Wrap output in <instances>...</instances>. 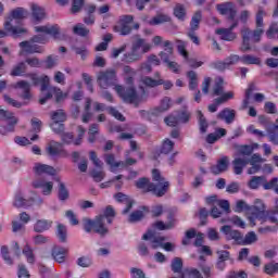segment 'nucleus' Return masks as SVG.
I'll return each mask as SVG.
<instances>
[{
    "label": "nucleus",
    "mask_w": 278,
    "mask_h": 278,
    "mask_svg": "<svg viewBox=\"0 0 278 278\" xmlns=\"http://www.w3.org/2000/svg\"><path fill=\"white\" fill-rule=\"evenodd\" d=\"M27 77H29L30 81L33 83V86H40V99L39 103L41 105H45L49 99L53 98V94L55 97V100L58 103L60 101H64L66 99V93L62 92V89L58 87H49L50 78L47 75L38 76V74H28Z\"/></svg>",
    "instance_id": "nucleus-1"
},
{
    "label": "nucleus",
    "mask_w": 278,
    "mask_h": 278,
    "mask_svg": "<svg viewBox=\"0 0 278 278\" xmlns=\"http://www.w3.org/2000/svg\"><path fill=\"white\" fill-rule=\"evenodd\" d=\"M114 216H116L114 208L112 206H106L103 214L97 216L94 220L85 218L83 220L84 229L87 233L94 231V233H99V236H108L110 230L108 229V226H105V220L109 225H112Z\"/></svg>",
    "instance_id": "nucleus-2"
},
{
    "label": "nucleus",
    "mask_w": 278,
    "mask_h": 278,
    "mask_svg": "<svg viewBox=\"0 0 278 278\" xmlns=\"http://www.w3.org/2000/svg\"><path fill=\"white\" fill-rule=\"evenodd\" d=\"M27 16H29V12H27V10L23 8H16L12 10L4 21L5 31L10 33L11 36H14L15 38H18V36H23V34H26L27 28L21 26V21H23V18H27Z\"/></svg>",
    "instance_id": "nucleus-3"
},
{
    "label": "nucleus",
    "mask_w": 278,
    "mask_h": 278,
    "mask_svg": "<svg viewBox=\"0 0 278 278\" xmlns=\"http://www.w3.org/2000/svg\"><path fill=\"white\" fill-rule=\"evenodd\" d=\"M151 51V43L147 40L138 38L132 42L131 51L124 54L123 62L131 64L132 62H138L142 60L143 53H149Z\"/></svg>",
    "instance_id": "nucleus-4"
},
{
    "label": "nucleus",
    "mask_w": 278,
    "mask_h": 278,
    "mask_svg": "<svg viewBox=\"0 0 278 278\" xmlns=\"http://www.w3.org/2000/svg\"><path fill=\"white\" fill-rule=\"evenodd\" d=\"M36 42L45 45L46 42H49V38L47 35H36L30 41L20 42L22 49L20 55H24L25 53H42V47L36 45Z\"/></svg>",
    "instance_id": "nucleus-5"
},
{
    "label": "nucleus",
    "mask_w": 278,
    "mask_h": 278,
    "mask_svg": "<svg viewBox=\"0 0 278 278\" xmlns=\"http://www.w3.org/2000/svg\"><path fill=\"white\" fill-rule=\"evenodd\" d=\"M114 90L118 97L125 101V103H132V105H138L144 101V97L139 96L134 87L125 88L121 85H115Z\"/></svg>",
    "instance_id": "nucleus-6"
},
{
    "label": "nucleus",
    "mask_w": 278,
    "mask_h": 278,
    "mask_svg": "<svg viewBox=\"0 0 278 278\" xmlns=\"http://www.w3.org/2000/svg\"><path fill=\"white\" fill-rule=\"evenodd\" d=\"M244 211L248 212V220L251 227H255L256 220L260 218L261 214L266 212V204L264 200L255 199L253 205L244 204Z\"/></svg>",
    "instance_id": "nucleus-7"
},
{
    "label": "nucleus",
    "mask_w": 278,
    "mask_h": 278,
    "mask_svg": "<svg viewBox=\"0 0 278 278\" xmlns=\"http://www.w3.org/2000/svg\"><path fill=\"white\" fill-rule=\"evenodd\" d=\"M142 240L150 241L151 249H164L165 251H173L175 249V244L167 242L164 243L166 238L162 236H156L155 231L148 230L147 233L142 236Z\"/></svg>",
    "instance_id": "nucleus-8"
},
{
    "label": "nucleus",
    "mask_w": 278,
    "mask_h": 278,
    "mask_svg": "<svg viewBox=\"0 0 278 278\" xmlns=\"http://www.w3.org/2000/svg\"><path fill=\"white\" fill-rule=\"evenodd\" d=\"M152 179L153 181H156V184H153L154 189L150 190V192H153L156 197H164V194L168 192L170 182L166 181V179L162 177V174H160V170L157 169L152 170Z\"/></svg>",
    "instance_id": "nucleus-9"
},
{
    "label": "nucleus",
    "mask_w": 278,
    "mask_h": 278,
    "mask_svg": "<svg viewBox=\"0 0 278 278\" xmlns=\"http://www.w3.org/2000/svg\"><path fill=\"white\" fill-rule=\"evenodd\" d=\"M277 177L271 178L269 181L266 179V176H253L248 182L250 190H257L263 188V190H270L275 188V182H277Z\"/></svg>",
    "instance_id": "nucleus-10"
},
{
    "label": "nucleus",
    "mask_w": 278,
    "mask_h": 278,
    "mask_svg": "<svg viewBox=\"0 0 278 278\" xmlns=\"http://www.w3.org/2000/svg\"><path fill=\"white\" fill-rule=\"evenodd\" d=\"M0 121L8 123V127L0 126L1 136H5V134H10V131H14V126L18 123V118L14 116V113L3 109H0Z\"/></svg>",
    "instance_id": "nucleus-11"
},
{
    "label": "nucleus",
    "mask_w": 278,
    "mask_h": 278,
    "mask_svg": "<svg viewBox=\"0 0 278 278\" xmlns=\"http://www.w3.org/2000/svg\"><path fill=\"white\" fill-rule=\"evenodd\" d=\"M97 79L100 88L106 90V88H110V86L116 85V72L114 70L100 72Z\"/></svg>",
    "instance_id": "nucleus-12"
},
{
    "label": "nucleus",
    "mask_w": 278,
    "mask_h": 278,
    "mask_svg": "<svg viewBox=\"0 0 278 278\" xmlns=\"http://www.w3.org/2000/svg\"><path fill=\"white\" fill-rule=\"evenodd\" d=\"M131 23H134L132 15H123L113 29L119 36H128V34H131Z\"/></svg>",
    "instance_id": "nucleus-13"
},
{
    "label": "nucleus",
    "mask_w": 278,
    "mask_h": 278,
    "mask_svg": "<svg viewBox=\"0 0 278 278\" xmlns=\"http://www.w3.org/2000/svg\"><path fill=\"white\" fill-rule=\"evenodd\" d=\"M235 160L232 162L235 175H242L244 170V146L235 144Z\"/></svg>",
    "instance_id": "nucleus-14"
},
{
    "label": "nucleus",
    "mask_w": 278,
    "mask_h": 278,
    "mask_svg": "<svg viewBox=\"0 0 278 278\" xmlns=\"http://www.w3.org/2000/svg\"><path fill=\"white\" fill-rule=\"evenodd\" d=\"M216 10L219 12V14H222V16H228L229 21H233L238 14V9H236V4L232 2H223L216 4Z\"/></svg>",
    "instance_id": "nucleus-15"
},
{
    "label": "nucleus",
    "mask_w": 278,
    "mask_h": 278,
    "mask_svg": "<svg viewBox=\"0 0 278 278\" xmlns=\"http://www.w3.org/2000/svg\"><path fill=\"white\" fill-rule=\"evenodd\" d=\"M93 110L94 112H105V110H108L109 114H111V116H114V118H116L117 121H125V116H123L121 112H118L116 109L112 106H105L104 103L94 102Z\"/></svg>",
    "instance_id": "nucleus-16"
},
{
    "label": "nucleus",
    "mask_w": 278,
    "mask_h": 278,
    "mask_svg": "<svg viewBox=\"0 0 278 278\" xmlns=\"http://www.w3.org/2000/svg\"><path fill=\"white\" fill-rule=\"evenodd\" d=\"M12 88H15V90H22V99L25 101H29L31 99V84H29L27 80H20L12 85Z\"/></svg>",
    "instance_id": "nucleus-17"
},
{
    "label": "nucleus",
    "mask_w": 278,
    "mask_h": 278,
    "mask_svg": "<svg viewBox=\"0 0 278 278\" xmlns=\"http://www.w3.org/2000/svg\"><path fill=\"white\" fill-rule=\"evenodd\" d=\"M220 231L222 233H225L228 240H235L237 244H244V238H242V235L237 230H232L231 226H223Z\"/></svg>",
    "instance_id": "nucleus-18"
},
{
    "label": "nucleus",
    "mask_w": 278,
    "mask_h": 278,
    "mask_svg": "<svg viewBox=\"0 0 278 278\" xmlns=\"http://www.w3.org/2000/svg\"><path fill=\"white\" fill-rule=\"evenodd\" d=\"M238 27V23L235 22L230 28H218L215 30V34L217 36H220L222 40H227L228 42H231V40H236V34H233V29Z\"/></svg>",
    "instance_id": "nucleus-19"
},
{
    "label": "nucleus",
    "mask_w": 278,
    "mask_h": 278,
    "mask_svg": "<svg viewBox=\"0 0 278 278\" xmlns=\"http://www.w3.org/2000/svg\"><path fill=\"white\" fill-rule=\"evenodd\" d=\"M46 151L48 155H51V157H55L58 155H66V151L64 150L62 143L56 141H50L46 147Z\"/></svg>",
    "instance_id": "nucleus-20"
},
{
    "label": "nucleus",
    "mask_w": 278,
    "mask_h": 278,
    "mask_svg": "<svg viewBox=\"0 0 278 278\" xmlns=\"http://www.w3.org/2000/svg\"><path fill=\"white\" fill-rule=\"evenodd\" d=\"M34 188H39L45 197H49L53 192V181L37 179L33 182Z\"/></svg>",
    "instance_id": "nucleus-21"
},
{
    "label": "nucleus",
    "mask_w": 278,
    "mask_h": 278,
    "mask_svg": "<svg viewBox=\"0 0 278 278\" xmlns=\"http://www.w3.org/2000/svg\"><path fill=\"white\" fill-rule=\"evenodd\" d=\"M231 99H233V91H227L222 97L216 98L213 104L208 105V112H217L218 105H223V103H227V101H231Z\"/></svg>",
    "instance_id": "nucleus-22"
},
{
    "label": "nucleus",
    "mask_w": 278,
    "mask_h": 278,
    "mask_svg": "<svg viewBox=\"0 0 278 278\" xmlns=\"http://www.w3.org/2000/svg\"><path fill=\"white\" fill-rule=\"evenodd\" d=\"M35 31L37 34H47L52 36V38H58L60 36V26L59 25H46V26H36Z\"/></svg>",
    "instance_id": "nucleus-23"
},
{
    "label": "nucleus",
    "mask_w": 278,
    "mask_h": 278,
    "mask_svg": "<svg viewBox=\"0 0 278 278\" xmlns=\"http://www.w3.org/2000/svg\"><path fill=\"white\" fill-rule=\"evenodd\" d=\"M229 168V156H223L217 161L216 165L211 166V173L213 175H220L222 173H226Z\"/></svg>",
    "instance_id": "nucleus-24"
},
{
    "label": "nucleus",
    "mask_w": 278,
    "mask_h": 278,
    "mask_svg": "<svg viewBox=\"0 0 278 278\" xmlns=\"http://www.w3.org/2000/svg\"><path fill=\"white\" fill-rule=\"evenodd\" d=\"M278 210H265L264 213H261L257 220L261 223H271L273 225H278Z\"/></svg>",
    "instance_id": "nucleus-25"
},
{
    "label": "nucleus",
    "mask_w": 278,
    "mask_h": 278,
    "mask_svg": "<svg viewBox=\"0 0 278 278\" xmlns=\"http://www.w3.org/2000/svg\"><path fill=\"white\" fill-rule=\"evenodd\" d=\"M173 105V101L170 98L165 97L161 100V103L157 108L151 111L152 116H160V114H164V112H168Z\"/></svg>",
    "instance_id": "nucleus-26"
},
{
    "label": "nucleus",
    "mask_w": 278,
    "mask_h": 278,
    "mask_svg": "<svg viewBox=\"0 0 278 278\" xmlns=\"http://www.w3.org/2000/svg\"><path fill=\"white\" fill-rule=\"evenodd\" d=\"M262 36H264V28H256L254 30L244 28V40L260 42V40H262Z\"/></svg>",
    "instance_id": "nucleus-27"
},
{
    "label": "nucleus",
    "mask_w": 278,
    "mask_h": 278,
    "mask_svg": "<svg viewBox=\"0 0 278 278\" xmlns=\"http://www.w3.org/2000/svg\"><path fill=\"white\" fill-rule=\"evenodd\" d=\"M33 170L38 177H40V175H55V168L53 166L42 163H36Z\"/></svg>",
    "instance_id": "nucleus-28"
},
{
    "label": "nucleus",
    "mask_w": 278,
    "mask_h": 278,
    "mask_svg": "<svg viewBox=\"0 0 278 278\" xmlns=\"http://www.w3.org/2000/svg\"><path fill=\"white\" fill-rule=\"evenodd\" d=\"M13 205L14 207H31L34 205V199H26L23 192L18 191L15 194Z\"/></svg>",
    "instance_id": "nucleus-29"
},
{
    "label": "nucleus",
    "mask_w": 278,
    "mask_h": 278,
    "mask_svg": "<svg viewBox=\"0 0 278 278\" xmlns=\"http://www.w3.org/2000/svg\"><path fill=\"white\" fill-rule=\"evenodd\" d=\"M66 255H68V249L66 248L56 245L52 249V257L59 264L66 262Z\"/></svg>",
    "instance_id": "nucleus-30"
},
{
    "label": "nucleus",
    "mask_w": 278,
    "mask_h": 278,
    "mask_svg": "<svg viewBox=\"0 0 278 278\" xmlns=\"http://www.w3.org/2000/svg\"><path fill=\"white\" fill-rule=\"evenodd\" d=\"M240 62V56L232 54L225 59V61H219L215 63V68L218 71H225V68H229V66H233V64H238Z\"/></svg>",
    "instance_id": "nucleus-31"
},
{
    "label": "nucleus",
    "mask_w": 278,
    "mask_h": 278,
    "mask_svg": "<svg viewBox=\"0 0 278 278\" xmlns=\"http://www.w3.org/2000/svg\"><path fill=\"white\" fill-rule=\"evenodd\" d=\"M104 162L111 167V173H116L117 168H125V161H116L114 154L104 155Z\"/></svg>",
    "instance_id": "nucleus-32"
},
{
    "label": "nucleus",
    "mask_w": 278,
    "mask_h": 278,
    "mask_svg": "<svg viewBox=\"0 0 278 278\" xmlns=\"http://www.w3.org/2000/svg\"><path fill=\"white\" fill-rule=\"evenodd\" d=\"M178 51L180 55L187 60V64L190 66V68H201V66H203V61H199L197 59H188V51H186L184 46H178Z\"/></svg>",
    "instance_id": "nucleus-33"
},
{
    "label": "nucleus",
    "mask_w": 278,
    "mask_h": 278,
    "mask_svg": "<svg viewBox=\"0 0 278 278\" xmlns=\"http://www.w3.org/2000/svg\"><path fill=\"white\" fill-rule=\"evenodd\" d=\"M217 118H219V121H224L227 125H231V123L236 121V111L226 108L218 113Z\"/></svg>",
    "instance_id": "nucleus-34"
},
{
    "label": "nucleus",
    "mask_w": 278,
    "mask_h": 278,
    "mask_svg": "<svg viewBox=\"0 0 278 278\" xmlns=\"http://www.w3.org/2000/svg\"><path fill=\"white\" fill-rule=\"evenodd\" d=\"M175 225H177V220L175 219V217L173 215L168 216V223L164 224V222H156L152 225V227L154 229H159V231H165L168 229H173V227H175Z\"/></svg>",
    "instance_id": "nucleus-35"
},
{
    "label": "nucleus",
    "mask_w": 278,
    "mask_h": 278,
    "mask_svg": "<svg viewBox=\"0 0 278 278\" xmlns=\"http://www.w3.org/2000/svg\"><path fill=\"white\" fill-rule=\"evenodd\" d=\"M225 80L220 77L215 78L214 86L212 88L213 97H223V94H227L225 92Z\"/></svg>",
    "instance_id": "nucleus-36"
},
{
    "label": "nucleus",
    "mask_w": 278,
    "mask_h": 278,
    "mask_svg": "<svg viewBox=\"0 0 278 278\" xmlns=\"http://www.w3.org/2000/svg\"><path fill=\"white\" fill-rule=\"evenodd\" d=\"M155 77H157V79L146 76L141 78V83L148 88H156V86H162V84H164V79L160 78V73H156Z\"/></svg>",
    "instance_id": "nucleus-37"
},
{
    "label": "nucleus",
    "mask_w": 278,
    "mask_h": 278,
    "mask_svg": "<svg viewBox=\"0 0 278 278\" xmlns=\"http://www.w3.org/2000/svg\"><path fill=\"white\" fill-rule=\"evenodd\" d=\"M227 136V130L225 128H218L215 130V132L208 134L206 137V142L208 144H214V142H217L220 140V138Z\"/></svg>",
    "instance_id": "nucleus-38"
},
{
    "label": "nucleus",
    "mask_w": 278,
    "mask_h": 278,
    "mask_svg": "<svg viewBox=\"0 0 278 278\" xmlns=\"http://www.w3.org/2000/svg\"><path fill=\"white\" fill-rule=\"evenodd\" d=\"M51 225H53V222L47 219H39L34 225V231H36V233L49 231V229H51Z\"/></svg>",
    "instance_id": "nucleus-39"
},
{
    "label": "nucleus",
    "mask_w": 278,
    "mask_h": 278,
    "mask_svg": "<svg viewBox=\"0 0 278 278\" xmlns=\"http://www.w3.org/2000/svg\"><path fill=\"white\" fill-rule=\"evenodd\" d=\"M163 47L165 48V52H161L160 58L163 62H165V64H167L170 62V55H173V43H170L168 40H165L163 42Z\"/></svg>",
    "instance_id": "nucleus-40"
},
{
    "label": "nucleus",
    "mask_w": 278,
    "mask_h": 278,
    "mask_svg": "<svg viewBox=\"0 0 278 278\" xmlns=\"http://www.w3.org/2000/svg\"><path fill=\"white\" fill-rule=\"evenodd\" d=\"M31 10H33V18H34L35 23H40V21H43L46 13H45V9H42V7H40L38 4H33Z\"/></svg>",
    "instance_id": "nucleus-41"
},
{
    "label": "nucleus",
    "mask_w": 278,
    "mask_h": 278,
    "mask_svg": "<svg viewBox=\"0 0 278 278\" xmlns=\"http://www.w3.org/2000/svg\"><path fill=\"white\" fill-rule=\"evenodd\" d=\"M181 268H184V261H181V258L179 257H175L172 261V270L173 273H177L178 276L172 277V278H181V275H184V271H181Z\"/></svg>",
    "instance_id": "nucleus-42"
},
{
    "label": "nucleus",
    "mask_w": 278,
    "mask_h": 278,
    "mask_svg": "<svg viewBox=\"0 0 278 278\" xmlns=\"http://www.w3.org/2000/svg\"><path fill=\"white\" fill-rule=\"evenodd\" d=\"M116 201H118L119 203H126V207L124 208V211L122 212L123 214H128V212L131 210L134 202H131V200H129V198H127L126 194L124 193H117L115 195Z\"/></svg>",
    "instance_id": "nucleus-43"
},
{
    "label": "nucleus",
    "mask_w": 278,
    "mask_h": 278,
    "mask_svg": "<svg viewBox=\"0 0 278 278\" xmlns=\"http://www.w3.org/2000/svg\"><path fill=\"white\" fill-rule=\"evenodd\" d=\"M187 77L189 79V89L197 90L199 88V75L194 71H189L187 73Z\"/></svg>",
    "instance_id": "nucleus-44"
},
{
    "label": "nucleus",
    "mask_w": 278,
    "mask_h": 278,
    "mask_svg": "<svg viewBox=\"0 0 278 278\" xmlns=\"http://www.w3.org/2000/svg\"><path fill=\"white\" fill-rule=\"evenodd\" d=\"M202 18L203 14L201 13V11H197L191 17L189 31H197V29H199V25L201 24Z\"/></svg>",
    "instance_id": "nucleus-45"
},
{
    "label": "nucleus",
    "mask_w": 278,
    "mask_h": 278,
    "mask_svg": "<svg viewBox=\"0 0 278 278\" xmlns=\"http://www.w3.org/2000/svg\"><path fill=\"white\" fill-rule=\"evenodd\" d=\"M137 188L143 190L144 192H151L154 190L153 182L149 181L147 178H141L136 182Z\"/></svg>",
    "instance_id": "nucleus-46"
},
{
    "label": "nucleus",
    "mask_w": 278,
    "mask_h": 278,
    "mask_svg": "<svg viewBox=\"0 0 278 278\" xmlns=\"http://www.w3.org/2000/svg\"><path fill=\"white\" fill-rule=\"evenodd\" d=\"M168 21H170V17L166 14H159L154 17H152L151 20L148 21V25H162L164 23H168Z\"/></svg>",
    "instance_id": "nucleus-47"
},
{
    "label": "nucleus",
    "mask_w": 278,
    "mask_h": 278,
    "mask_svg": "<svg viewBox=\"0 0 278 278\" xmlns=\"http://www.w3.org/2000/svg\"><path fill=\"white\" fill-rule=\"evenodd\" d=\"M25 73H27V65L25 62L18 63L11 71L12 77H22V75H25Z\"/></svg>",
    "instance_id": "nucleus-48"
},
{
    "label": "nucleus",
    "mask_w": 278,
    "mask_h": 278,
    "mask_svg": "<svg viewBox=\"0 0 278 278\" xmlns=\"http://www.w3.org/2000/svg\"><path fill=\"white\" fill-rule=\"evenodd\" d=\"M22 253L26 257V262L28 264H35L36 255L34 254V249H31V247H29V244H26L24 247Z\"/></svg>",
    "instance_id": "nucleus-49"
},
{
    "label": "nucleus",
    "mask_w": 278,
    "mask_h": 278,
    "mask_svg": "<svg viewBox=\"0 0 278 278\" xmlns=\"http://www.w3.org/2000/svg\"><path fill=\"white\" fill-rule=\"evenodd\" d=\"M197 116H198L201 134H206L207 127H210V124H207V119L205 118V115H203V112L197 111Z\"/></svg>",
    "instance_id": "nucleus-50"
},
{
    "label": "nucleus",
    "mask_w": 278,
    "mask_h": 278,
    "mask_svg": "<svg viewBox=\"0 0 278 278\" xmlns=\"http://www.w3.org/2000/svg\"><path fill=\"white\" fill-rule=\"evenodd\" d=\"M52 123H64L66 113L63 110H58L51 113Z\"/></svg>",
    "instance_id": "nucleus-51"
},
{
    "label": "nucleus",
    "mask_w": 278,
    "mask_h": 278,
    "mask_svg": "<svg viewBox=\"0 0 278 278\" xmlns=\"http://www.w3.org/2000/svg\"><path fill=\"white\" fill-rule=\"evenodd\" d=\"M173 149H175V142H173L170 139H165L161 147V153L168 155Z\"/></svg>",
    "instance_id": "nucleus-52"
},
{
    "label": "nucleus",
    "mask_w": 278,
    "mask_h": 278,
    "mask_svg": "<svg viewBox=\"0 0 278 278\" xmlns=\"http://www.w3.org/2000/svg\"><path fill=\"white\" fill-rule=\"evenodd\" d=\"M90 105H92V100L87 98L85 105V114L83 115V123H89L92 118V113H90Z\"/></svg>",
    "instance_id": "nucleus-53"
},
{
    "label": "nucleus",
    "mask_w": 278,
    "mask_h": 278,
    "mask_svg": "<svg viewBox=\"0 0 278 278\" xmlns=\"http://www.w3.org/2000/svg\"><path fill=\"white\" fill-rule=\"evenodd\" d=\"M123 71L125 75H128V77H126V84H128V86H131V84H134V77L136 75V71H134V68L127 65L124 66Z\"/></svg>",
    "instance_id": "nucleus-54"
},
{
    "label": "nucleus",
    "mask_w": 278,
    "mask_h": 278,
    "mask_svg": "<svg viewBox=\"0 0 278 278\" xmlns=\"http://www.w3.org/2000/svg\"><path fill=\"white\" fill-rule=\"evenodd\" d=\"M174 14L176 18L184 21V18H186V8L184 4H177L174 9Z\"/></svg>",
    "instance_id": "nucleus-55"
},
{
    "label": "nucleus",
    "mask_w": 278,
    "mask_h": 278,
    "mask_svg": "<svg viewBox=\"0 0 278 278\" xmlns=\"http://www.w3.org/2000/svg\"><path fill=\"white\" fill-rule=\"evenodd\" d=\"M66 233H67L66 226L59 224L56 229V236L60 242H66Z\"/></svg>",
    "instance_id": "nucleus-56"
},
{
    "label": "nucleus",
    "mask_w": 278,
    "mask_h": 278,
    "mask_svg": "<svg viewBox=\"0 0 278 278\" xmlns=\"http://www.w3.org/2000/svg\"><path fill=\"white\" fill-rule=\"evenodd\" d=\"M73 31L77 36H83V37L88 36V34H90V30L86 28L84 24H77L76 26H74Z\"/></svg>",
    "instance_id": "nucleus-57"
},
{
    "label": "nucleus",
    "mask_w": 278,
    "mask_h": 278,
    "mask_svg": "<svg viewBox=\"0 0 278 278\" xmlns=\"http://www.w3.org/2000/svg\"><path fill=\"white\" fill-rule=\"evenodd\" d=\"M70 194H68V189H66V186L64 185V182H60L59 184V199L60 201H66V199H68Z\"/></svg>",
    "instance_id": "nucleus-58"
},
{
    "label": "nucleus",
    "mask_w": 278,
    "mask_h": 278,
    "mask_svg": "<svg viewBox=\"0 0 278 278\" xmlns=\"http://www.w3.org/2000/svg\"><path fill=\"white\" fill-rule=\"evenodd\" d=\"M255 242H257V233H255V231H249L248 233H245L244 236L245 245L255 244Z\"/></svg>",
    "instance_id": "nucleus-59"
},
{
    "label": "nucleus",
    "mask_w": 278,
    "mask_h": 278,
    "mask_svg": "<svg viewBox=\"0 0 278 278\" xmlns=\"http://www.w3.org/2000/svg\"><path fill=\"white\" fill-rule=\"evenodd\" d=\"M144 218V213L142 211H135L128 217V223H138Z\"/></svg>",
    "instance_id": "nucleus-60"
},
{
    "label": "nucleus",
    "mask_w": 278,
    "mask_h": 278,
    "mask_svg": "<svg viewBox=\"0 0 278 278\" xmlns=\"http://www.w3.org/2000/svg\"><path fill=\"white\" fill-rule=\"evenodd\" d=\"M81 8H84V0H72V14H77L81 12Z\"/></svg>",
    "instance_id": "nucleus-61"
},
{
    "label": "nucleus",
    "mask_w": 278,
    "mask_h": 278,
    "mask_svg": "<svg viewBox=\"0 0 278 278\" xmlns=\"http://www.w3.org/2000/svg\"><path fill=\"white\" fill-rule=\"evenodd\" d=\"M64 122H52L50 127L54 134H64Z\"/></svg>",
    "instance_id": "nucleus-62"
},
{
    "label": "nucleus",
    "mask_w": 278,
    "mask_h": 278,
    "mask_svg": "<svg viewBox=\"0 0 278 278\" xmlns=\"http://www.w3.org/2000/svg\"><path fill=\"white\" fill-rule=\"evenodd\" d=\"M177 118H178V123L179 125L182 123V124H186L190 121V113H188V111H182V112H178L176 114Z\"/></svg>",
    "instance_id": "nucleus-63"
},
{
    "label": "nucleus",
    "mask_w": 278,
    "mask_h": 278,
    "mask_svg": "<svg viewBox=\"0 0 278 278\" xmlns=\"http://www.w3.org/2000/svg\"><path fill=\"white\" fill-rule=\"evenodd\" d=\"M17 277L18 278H30L29 270L23 264L18 265L17 267Z\"/></svg>",
    "instance_id": "nucleus-64"
}]
</instances>
